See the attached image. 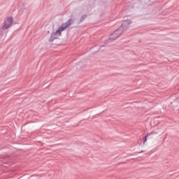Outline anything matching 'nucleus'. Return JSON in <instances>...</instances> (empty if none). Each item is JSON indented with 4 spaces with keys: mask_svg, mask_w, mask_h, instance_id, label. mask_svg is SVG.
<instances>
[{
    "mask_svg": "<svg viewBox=\"0 0 179 179\" xmlns=\"http://www.w3.org/2000/svg\"><path fill=\"white\" fill-rule=\"evenodd\" d=\"M73 23V20L70 19L67 22L63 23L60 27H58L55 31H53L49 38V41L52 43L54 40H57L58 37H61L62 34V31H65L69 26H71Z\"/></svg>",
    "mask_w": 179,
    "mask_h": 179,
    "instance_id": "nucleus-1",
    "label": "nucleus"
},
{
    "mask_svg": "<svg viewBox=\"0 0 179 179\" xmlns=\"http://www.w3.org/2000/svg\"><path fill=\"white\" fill-rule=\"evenodd\" d=\"M122 34V28H118L113 34L110 36V40H117Z\"/></svg>",
    "mask_w": 179,
    "mask_h": 179,
    "instance_id": "nucleus-2",
    "label": "nucleus"
},
{
    "mask_svg": "<svg viewBox=\"0 0 179 179\" xmlns=\"http://www.w3.org/2000/svg\"><path fill=\"white\" fill-rule=\"evenodd\" d=\"M131 24H132V21H131V20H127L123 21L121 27L119 28H122V31H125V30H127L128 27L131 26Z\"/></svg>",
    "mask_w": 179,
    "mask_h": 179,
    "instance_id": "nucleus-3",
    "label": "nucleus"
},
{
    "mask_svg": "<svg viewBox=\"0 0 179 179\" xmlns=\"http://www.w3.org/2000/svg\"><path fill=\"white\" fill-rule=\"evenodd\" d=\"M13 18L9 17L6 19V20L4 22V24L2 27V29L3 30H6V29H9L12 26V21Z\"/></svg>",
    "mask_w": 179,
    "mask_h": 179,
    "instance_id": "nucleus-4",
    "label": "nucleus"
},
{
    "mask_svg": "<svg viewBox=\"0 0 179 179\" xmlns=\"http://www.w3.org/2000/svg\"><path fill=\"white\" fill-rule=\"evenodd\" d=\"M152 134H153V133H150V134H148L145 136V139H144V141H143V143H145V142H146V141H148V136L152 135Z\"/></svg>",
    "mask_w": 179,
    "mask_h": 179,
    "instance_id": "nucleus-5",
    "label": "nucleus"
},
{
    "mask_svg": "<svg viewBox=\"0 0 179 179\" xmlns=\"http://www.w3.org/2000/svg\"><path fill=\"white\" fill-rule=\"evenodd\" d=\"M86 17H87V15H82V17H81V22H83V20L84 19H86Z\"/></svg>",
    "mask_w": 179,
    "mask_h": 179,
    "instance_id": "nucleus-6",
    "label": "nucleus"
}]
</instances>
